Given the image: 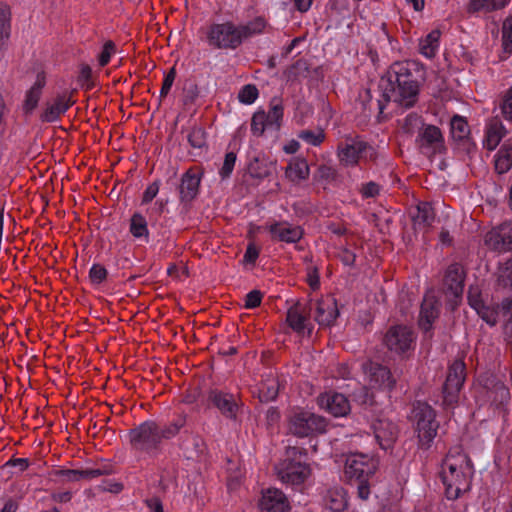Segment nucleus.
Returning <instances> with one entry per match:
<instances>
[{
	"label": "nucleus",
	"instance_id": "1",
	"mask_svg": "<svg viewBox=\"0 0 512 512\" xmlns=\"http://www.w3.org/2000/svg\"><path fill=\"white\" fill-rule=\"evenodd\" d=\"M381 98L377 99L379 113H383L386 104L395 103L398 107L409 109L415 106L419 98V83L415 79L409 63L395 62L378 83Z\"/></svg>",
	"mask_w": 512,
	"mask_h": 512
},
{
	"label": "nucleus",
	"instance_id": "2",
	"mask_svg": "<svg viewBox=\"0 0 512 512\" xmlns=\"http://www.w3.org/2000/svg\"><path fill=\"white\" fill-rule=\"evenodd\" d=\"M376 464L363 454H354L347 458L345 464V474L354 481L359 498L367 500L370 495V486L368 480L376 472Z\"/></svg>",
	"mask_w": 512,
	"mask_h": 512
},
{
	"label": "nucleus",
	"instance_id": "3",
	"mask_svg": "<svg viewBox=\"0 0 512 512\" xmlns=\"http://www.w3.org/2000/svg\"><path fill=\"white\" fill-rule=\"evenodd\" d=\"M434 409L426 402L417 401L413 404L411 419L415 424V431L421 447L428 448L435 438L439 423L436 421Z\"/></svg>",
	"mask_w": 512,
	"mask_h": 512
},
{
	"label": "nucleus",
	"instance_id": "4",
	"mask_svg": "<svg viewBox=\"0 0 512 512\" xmlns=\"http://www.w3.org/2000/svg\"><path fill=\"white\" fill-rule=\"evenodd\" d=\"M440 475L445 485L446 497L449 500H456L462 492L469 489V481L462 466L453 462L449 455L443 462V470Z\"/></svg>",
	"mask_w": 512,
	"mask_h": 512
},
{
	"label": "nucleus",
	"instance_id": "5",
	"mask_svg": "<svg viewBox=\"0 0 512 512\" xmlns=\"http://www.w3.org/2000/svg\"><path fill=\"white\" fill-rule=\"evenodd\" d=\"M327 422L322 416L310 412L294 413L289 418V432L303 438L326 431Z\"/></svg>",
	"mask_w": 512,
	"mask_h": 512
},
{
	"label": "nucleus",
	"instance_id": "6",
	"mask_svg": "<svg viewBox=\"0 0 512 512\" xmlns=\"http://www.w3.org/2000/svg\"><path fill=\"white\" fill-rule=\"evenodd\" d=\"M159 424L145 421L129 433L130 443L135 450L150 452L158 449L161 443Z\"/></svg>",
	"mask_w": 512,
	"mask_h": 512
},
{
	"label": "nucleus",
	"instance_id": "7",
	"mask_svg": "<svg viewBox=\"0 0 512 512\" xmlns=\"http://www.w3.org/2000/svg\"><path fill=\"white\" fill-rule=\"evenodd\" d=\"M465 370L466 366L462 360H455L449 367L442 391L444 407L451 408L458 402L459 392L466 377Z\"/></svg>",
	"mask_w": 512,
	"mask_h": 512
},
{
	"label": "nucleus",
	"instance_id": "8",
	"mask_svg": "<svg viewBox=\"0 0 512 512\" xmlns=\"http://www.w3.org/2000/svg\"><path fill=\"white\" fill-rule=\"evenodd\" d=\"M208 40L211 45L220 49H235L241 44L237 27L232 23L212 25Z\"/></svg>",
	"mask_w": 512,
	"mask_h": 512
},
{
	"label": "nucleus",
	"instance_id": "9",
	"mask_svg": "<svg viewBox=\"0 0 512 512\" xmlns=\"http://www.w3.org/2000/svg\"><path fill=\"white\" fill-rule=\"evenodd\" d=\"M416 143L421 152L427 156H433L445 150L442 132L435 125L422 124Z\"/></svg>",
	"mask_w": 512,
	"mask_h": 512
},
{
	"label": "nucleus",
	"instance_id": "10",
	"mask_svg": "<svg viewBox=\"0 0 512 512\" xmlns=\"http://www.w3.org/2000/svg\"><path fill=\"white\" fill-rule=\"evenodd\" d=\"M371 427L377 442L383 450L391 449L394 446L399 430L392 420L381 414L372 420Z\"/></svg>",
	"mask_w": 512,
	"mask_h": 512
},
{
	"label": "nucleus",
	"instance_id": "11",
	"mask_svg": "<svg viewBox=\"0 0 512 512\" xmlns=\"http://www.w3.org/2000/svg\"><path fill=\"white\" fill-rule=\"evenodd\" d=\"M485 244L499 252L512 250V222H506L489 231Z\"/></svg>",
	"mask_w": 512,
	"mask_h": 512
},
{
	"label": "nucleus",
	"instance_id": "12",
	"mask_svg": "<svg viewBox=\"0 0 512 512\" xmlns=\"http://www.w3.org/2000/svg\"><path fill=\"white\" fill-rule=\"evenodd\" d=\"M310 472V467L305 462H282L278 468L281 481L292 485L304 483Z\"/></svg>",
	"mask_w": 512,
	"mask_h": 512
},
{
	"label": "nucleus",
	"instance_id": "13",
	"mask_svg": "<svg viewBox=\"0 0 512 512\" xmlns=\"http://www.w3.org/2000/svg\"><path fill=\"white\" fill-rule=\"evenodd\" d=\"M413 341V333L406 326H395L388 330L384 336V344L391 351L405 352Z\"/></svg>",
	"mask_w": 512,
	"mask_h": 512
},
{
	"label": "nucleus",
	"instance_id": "14",
	"mask_svg": "<svg viewBox=\"0 0 512 512\" xmlns=\"http://www.w3.org/2000/svg\"><path fill=\"white\" fill-rule=\"evenodd\" d=\"M362 369L364 373L369 375L370 382L373 385L387 389L388 391L394 388L396 380L387 367L376 362L367 361L363 363Z\"/></svg>",
	"mask_w": 512,
	"mask_h": 512
},
{
	"label": "nucleus",
	"instance_id": "15",
	"mask_svg": "<svg viewBox=\"0 0 512 512\" xmlns=\"http://www.w3.org/2000/svg\"><path fill=\"white\" fill-rule=\"evenodd\" d=\"M200 180L201 173L196 168H190L182 175L178 187L181 202H190L197 196Z\"/></svg>",
	"mask_w": 512,
	"mask_h": 512
},
{
	"label": "nucleus",
	"instance_id": "16",
	"mask_svg": "<svg viewBox=\"0 0 512 512\" xmlns=\"http://www.w3.org/2000/svg\"><path fill=\"white\" fill-rule=\"evenodd\" d=\"M319 405L335 417L346 416L350 411L348 399L340 393H326L318 399Z\"/></svg>",
	"mask_w": 512,
	"mask_h": 512
},
{
	"label": "nucleus",
	"instance_id": "17",
	"mask_svg": "<svg viewBox=\"0 0 512 512\" xmlns=\"http://www.w3.org/2000/svg\"><path fill=\"white\" fill-rule=\"evenodd\" d=\"M371 147L364 141L350 140L338 147V155L341 162L346 165H354L362 157L363 153Z\"/></svg>",
	"mask_w": 512,
	"mask_h": 512
},
{
	"label": "nucleus",
	"instance_id": "18",
	"mask_svg": "<svg viewBox=\"0 0 512 512\" xmlns=\"http://www.w3.org/2000/svg\"><path fill=\"white\" fill-rule=\"evenodd\" d=\"M260 508L267 512H285L289 509L285 494L276 488L268 489L260 500Z\"/></svg>",
	"mask_w": 512,
	"mask_h": 512
},
{
	"label": "nucleus",
	"instance_id": "19",
	"mask_svg": "<svg viewBox=\"0 0 512 512\" xmlns=\"http://www.w3.org/2000/svg\"><path fill=\"white\" fill-rule=\"evenodd\" d=\"M74 101L66 95H58L52 103L47 102L45 109L40 115V120L46 123H52L59 119L60 115L64 114L72 105Z\"/></svg>",
	"mask_w": 512,
	"mask_h": 512
},
{
	"label": "nucleus",
	"instance_id": "20",
	"mask_svg": "<svg viewBox=\"0 0 512 512\" xmlns=\"http://www.w3.org/2000/svg\"><path fill=\"white\" fill-rule=\"evenodd\" d=\"M207 400L219 409L224 416L235 418L238 406L232 395L214 389L208 392Z\"/></svg>",
	"mask_w": 512,
	"mask_h": 512
},
{
	"label": "nucleus",
	"instance_id": "21",
	"mask_svg": "<svg viewBox=\"0 0 512 512\" xmlns=\"http://www.w3.org/2000/svg\"><path fill=\"white\" fill-rule=\"evenodd\" d=\"M444 287L447 293L455 298L461 297L464 289V271L461 265L455 263L448 267L444 277Z\"/></svg>",
	"mask_w": 512,
	"mask_h": 512
},
{
	"label": "nucleus",
	"instance_id": "22",
	"mask_svg": "<svg viewBox=\"0 0 512 512\" xmlns=\"http://www.w3.org/2000/svg\"><path fill=\"white\" fill-rule=\"evenodd\" d=\"M339 316L336 300L327 297L317 301L315 320L321 326H331Z\"/></svg>",
	"mask_w": 512,
	"mask_h": 512
},
{
	"label": "nucleus",
	"instance_id": "23",
	"mask_svg": "<svg viewBox=\"0 0 512 512\" xmlns=\"http://www.w3.org/2000/svg\"><path fill=\"white\" fill-rule=\"evenodd\" d=\"M269 231L273 239L287 243H296L303 236L301 227L287 222H276L269 227Z\"/></svg>",
	"mask_w": 512,
	"mask_h": 512
},
{
	"label": "nucleus",
	"instance_id": "24",
	"mask_svg": "<svg viewBox=\"0 0 512 512\" xmlns=\"http://www.w3.org/2000/svg\"><path fill=\"white\" fill-rule=\"evenodd\" d=\"M46 85V78L44 72H39L36 77L35 83L26 92L25 100L23 102V111L26 115L32 114L38 106V102L42 95V90Z\"/></svg>",
	"mask_w": 512,
	"mask_h": 512
},
{
	"label": "nucleus",
	"instance_id": "25",
	"mask_svg": "<svg viewBox=\"0 0 512 512\" xmlns=\"http://www.w3.org/2000/svg\"><path fill=\"white\" fill-rule=\"evenodd\" d=\"M439 315L437 308V301L434 297H425L420 308L419 327L425 332H429L432 328V324Z\"/></svg>",
	"mask_w": 512,
	"mask_h": 512
},
{
	"label": "nucleus",
	"instance_id": "26",
	"mask_svg": "<svg viewBox=\"0 0 512 512\" xmlns=\"http://www.w3.org/2000/svg\"><path fill=\"white\" fill-rule=\"evenodd\" d=\"M108 469H61L56 471L57 476H61L65 481L78 482L81 480H90L102 475H108Z\"/></svg>",
	"mask_w": 512,
	"mask_h": 512
},
{
	"label": "nucleus",
	"instance_id": "27",
	"mask_svg": "<svg viewBox=\"0 0 512 512\" xmlns=\"http://www.w3.org/2000/svg\"><path fill=\"white\" fill-rule=\"evenodd\" d=\"M247 170L251 177L264 179L276 171V162L269 160L265 156H254L248 164Z\"/></svg>",
	"mask_w": 512,
	"mask_h": 512
},
{
	"label": "nucleus",
	"instance_id": "28",
	"mask_svg": "<svg viewBox=\"0 0 512 512\" xmlns=\"http://www.w3.org/2000/svg\"><path fill=\"white\" fill-rule=\"evenodd\" d=\"M410 214L415 228L425 229L435 219L434 209L428 202H420Z\"/></svg>",
	"mask_w": 512,
	"mask_h": 512
},
{
	"label": "nucleus",
	"instance_id": "29",
	"mask_svg": "<svg viewBox=\"0 0 512 512\" xmlns=\"http://www.w3.org/2000/svg\"><path fill=\"white\" fill-rule=\"evenodd\" d=\"M495 171L504 174L512 168V137L500 147L494 160Z\"/></svg>",
	"mask_w": 512,
	"mask_h": 512
},
{
	"label": "nucleus",
	"instance_id": "30",
	"mask_svg": "<svg viewBox=\"0 0 512 512\" xmlns=\"http://www.w3.org/2000/svg\"><path fill=\"white\" fill-rule=\"evenodd\" d=\"M304 307L300 302L290 307L287 311L286 321L288 325L297 333L304 332L306 328V316L303 315Z\"/></svg>",
	"mask_w": 512,
	"mask_h": 512
},
{
	"label": "nucleus",
	"instance_id": "31",
	"mask_svg": "<svg viewBox=\"0 0 512 512\" xmlns=\"http://www.w3.org/2000/svg\"><path fill=\"white\" fill-rule=\"evenodd\" d=\"M286 177L291 181L305 180L309 176V166L305 159L296 158L289 163L285 170Z\"/></svg>",
	"mask_w": 512,
	"mask_h": 512
},
{
	"label": "nucleus",
	"instance_id": "32",
	"mask_svg": "<svg viewBox=\"0 0 512 512\" xmlns=\"http://www.w3.org/2000/svg\"><path fill=\"white\" fill-rule=\"evenodd\" d=\"M283 118V106L278 98H273L270 103V110L266 113L268 129L277 132L281 127Z\"/></svg>",
	"mask_w": 512,
	"mask_h": 512
},
{
	"label": "nucleus",
	"instance_id": "33",
	"mask_svg": "<svg viewBox=\"0 0 512 512\" xmlns=\"http://www.w3.org/2000/svg\"><path fill=\"white\" fill-rule=\"evenodd\" d=\"M11 9L6 3H0V49L4 47L10 37Z\"/></svg>",
	"mask_w": 512,
	"mask_h": 512
},
{
	"label": "nucleus",
	"instance_id": "34",
	"mask_svg": "<svg viewBox=\"0 0 512 512\" xmlns=\"http://www.w3.org/2000/svg\"><path fill=\"white\" fill-rule=\"evenodd\" d=\"M266 26V21L263 17H256L245 25L236 26L238 35L240 36L241 42L244 39L252 37L254 35L262 33Z\"/></svg>",
	"mask_w": 512,
	"mask_h": 512
},
{
	"label": "nucleus",
	"instance_id": "35",
	"mask_svg": "<svg viewBox=\"0 0 512 512\" xmlns=\"http://www.w3.org/2000/svg\"><path fill=\"white\" fill-rule=\"evenodd\" d=\"M496 287L512 289V258L499 265L496 272Z\"/></svg>",
	"mask_w": 512,
	"mask_h": 512
},
{
	"label": "nucleus",
	"instance_id": "36",
	"mask_svg": "<svg viewBox=\"0 0 512 512\" xmlns=\"http://www.w3.org/2000/svg\"><path fill=\"white\" fill-rule=\"evenodd\" d=\"M451 135L455 142L469 137L470 128L467 120L460 116L454 115L450 121Z\"/></svg>",
	"mask_w": 512,
	"mask_h": 512
},
{
	"label": "nucleus",
	"instance_id": "37",
	"mask_svg": "<svg viewBox=\"0 0 512 512\" xmlns=\"http://www.w3.org/2000/svg\"><path fill=\"white\" fill-rule=\"evenodd\" d=\"M180 447L187 459H194L203 453L204 443L200 437L191 435L189 439L181 443Z\"/></svg>",
	"mask_w": 512,
	"mask_h": 512
},
{
	"label": "nucleus",
	"instance_id": "38",
	"mask_svg": "<svg viewBox=\"0 0 512 512\" xmlns=\"http://www.w3.org/2000/svg\"><path fill=\"white\" fill-rule=\"evenodd\" d=\"M279 392V383L276 379H267L258 388V398L261 402H269L276 399Z\"/></svg>",
	"mask_w": 512,
	"mask_h": 512
},
{
	"label": "nucleus",
	"instance_id": "39",
	"mask_svg": "<svg viewBox=\"0 0 512 512\" xmlns=\"http://www.w3.org/2000/svg\"><path fill=\"white\" fill-rule=\"evenodd\" d=\"M501 307L502 302L492 306L484 304L480 306V310L477 312V314L488 325L495 326L502 314Z\"/></svg>",
	"mask_w": 512,
	"mask_h": 512
},
{
	"label": "nucleus",
	"instance_id": "40",
	"mask_svg": "<svg viewBox=\"0 0 512 512\" xmlns=\"http://www.w3.org/2000/svg\"><path fill=\"white\" fill-rule=\"evenodd\" d=\"M186 424V416L179 415L171 423L165 425H159L160 437L162 439H171L176 436L180 429Z\"/></svg>",
	"mask_w": 512,
	"mask_h": 512
},
{
	"label": "nucleus",
	"instance_id": "41",
	"mask_svg": "<svg viewBox=\"0 0 512 512\" xmlns=\"http://www.w3.org/2000/svg\"><path fill=\"white\" fill-rule=\"evenodd\" d=\"M506 0H471L469 3V12L485 11L490 12L503 8Z\"/></svg>",
	"mask_w": 512,
	"mask_h": 512
},
{
	"label": "nucleus",
	"instance_id": "42",
	"mask_svg": "<svg viewBox=\"0 0 512 512\" xmlns=\"http://www.w3.org/2000/svg\"><path fill=\"white\" fill-rule=\"evenodd\" d=\"M439 38H440L439 30L431 31L426 36V38L420 42L421 53L428 58L434 57L436 48L438 46Z\"/></svg>",
	"mask_w": 512,
	"mask_h": 512
},
{
	"label": "nucleus",
	"instance_id": "43",
	"mask_svg": "<svg viewBox=\"0 0 512 512\" xmlns=\"http://www.w3.org/2000/svg\"><path fill=\"white\" fill-rule=\"evenodd\" d=\"M130 232L136 238L148 237L146 219L140 213H134L130 220Z\"/></svg>",
	"mask_w": 512,
	"mask_h": 512
},
{
	"label": "nucleus",
	"instance_id": "44",
	"mask_svg": "<svg viewBox=\"0 0 512 512\" xmlns=\"http://www.w3.org/2000/svg\"><path fill=\"white\" fill-rule=\"evenodd\" d=\"M309 72V64L305 59H298L294 64L287 68L285 75L287 80H295L298 77H306Z\"/></svg>",
	"mask_w": 512,
	"mask_h": 512
},
{
	"label": "nucleus",
	"instance_id": "45",
	"mask_svg": "<svg viewBox=\"0 0 512 512\" xmlns=\"http://www.w3.org/2000/svg\"><path fill=\"white\" fill-rule=\"evenodd\" d=\"M326 505L334 512H342L347 507V500L342 491L330 492Z\"/></svg>",
	"mask_w": 512,
	"mask_h": 512
},
{
	"label": "nucleus",
	"instance_id": "46",
	"mask_svg": "<svg viewBox=\"0 0 512 512\" xmlns=\"http://www.w3.org/2000/svg\"><path fill=\"white\" fill-rule=\"evenodd\" d=\"M266 112L261 110L254 113L251 119V131L255 136H262L265 130L268 129V124L265 122Z\"/></svg>",
	"mask_w": 512,
	"mask_h": 512
},
{
	"label": "nucleus",
	"instance_id": "47",
	"mask_svg": "<svg viewBox=\"0 0 512 512\" xmlns=\"http://www.w3.org/2000/svg\"><path fill=\"white\" fill-rule=\"evenodd\" d=\"M490 398L497 405H503L510 399V391L503 383L497 382L490 392Z\"/></svg>",
	"mask_w": 512,
	"mask_h": 512
},
{
	"label": "nucleus",
	"instance_id": "48",
	"mask_svg": "<svg viewBox=\"0 0 512 512\" xmlns=\"http://www.w3.org/2000/svg\"><path fill=\"white\" fill-rule=\"evenodd\" d=\"M298 138L308 144L318 146L323 142L325 135L322 129H317L316 131L302 130L298 133Z\"/></svg>",
	"mask_w": 512,
	"mask_h": 512
},
{
	"label": "nucleus",
	"instance_id": "49",
	"mask_svg": "<svg viewBox=\"0 0 512 512\" xmlns=\"http://www.w3.org/2000/svg\"><path fill=\"white\" fill-rule=\"evenodd\" d=\"M503 49L507 53L512 52V15L508 17L502 27Z\"/></svg>",
	"mask_w": 512,
	"mask_h": 512
},
{
	"label": "nucleus",
	"instance_id": "50",
	"mask_svg": "<svg viewBox=\"0 0 512 512\" xmlns=\"http://www.w3.org/2000/svg\"><path fill=\"white\" fill-rule=\"evenodd\" d=\"M189 144L194 148H202L206 144L205 131L201 127H194L187 135Z\"/></svg>",
	"mask_w": 512,
	"mask_h": 512
},
{
	"label": "nucleus",
	"instance_id": "51",
	"mask_svg": "<svg viewBox=\"0 0 512 512\" xmlns=\"http://www.w3.org/2000/svg\"><path fill=\"white\" fill-rule=\"evenodd\" d=\"M258 97V89L255 85L247 84L240 90L238 99L241 103L252 104Z\"/></svg>",
	"mask_w": 512,
	"mask_h": 512
},
{
	"label": "nucleus",
	"instance_id": "52",
	"mask_svg": "<svg viewBox=\"0 0 512 512\" xmlns=\"http://www.w3.org/2000/svg\"><path fill=\"white\" fill-rule=\"evenodd\" d=\"M236 158L237 156L234 152L226 153L223 166L219 171V174L222 177V179H226L231 175L233 168L235 166Z\"/></svg>",
	"mask_w": 512,
	"mask_h": 512
},
{
	"label": "nucleus",
	"instance_id": "53",
	"mask_svg": "<svg viewBox=\"0 0 512 512\" xmlns=\"http://www.w3.org/2000/svg\"><path fill=\"white\" fill-rule=\"evenodd\" d=\"M501 140V135H499L498 132H496V128H492L489 125V128L486 133V138L484 140L485 147L488 150L492 151L499 145Z\"/></svg>",
	"mask_w": 512,
	"mask_h": 512
},
{
	"label": "nucleus",
	"instance_id": "54",
	"mask_svg": "<svg viewBox=\"0 0 512 512\" xmlns=\"http://www.w3.org/2000/svg\"><path fill=\"white\" fill-rule=\"evenodd\" d=\"M199 96V89L196 83L189 82L184 86V104H192Z\"/></svg>",
	"mask_w": 512,
	"mask_h": 512
},
{
	"label": "nucleus",
	"instance_id": "55",
	"mask_svg": "<svg viewBox=\"0 0 512 512\" xmlns=\"http://www.w3.org/2000/svg\"><path fill=\"white\" fill-rule=\"evenodd\" d=\"M107 277V270L100 264H94L89 271V278L92 283L100 284Z\"/></svg>",
	"mask_w": 512,
	"mask_h": 512
},
{
	"label": "nucleus",
	"instance_id": "56",
	"mask_svg": "<svg viewBox=\"0 0 512 512\" xmlns=\"http://www.w3.org/2000/svg\"><path fill=\"white\" fill-rule=\"evenodd\" d=\"M420 123L421 117L416 113H410L406 116L402 128L405 133L412 135Z\"/></svg>",
	"mask_w": 512,
	"mask_h": 512
},
{
	"label": "nucleus",
	"instance_id": "57",
	"mask_svg": "<svg viewBox=\"0 0 512 512\" xmlns=\"http://www.w3.org/2000/svg\"><path fill=\"white\" fill-rule=\"evenodd\" d=\"M307 452L303 448H297V447H287L286 449V458L283 460V462H302L301 457L306 456Z\"/></svg>",
	"mask_w": 512,
	"mask_h": 512
},
{
	"label": "nucleus",
	"instance_id": "58",
	"mask_svg": "<svg viewBox=\"0 0 512 512\" xmlns=\"http://www.w3.org/2000/svg\"><path fill=\"white\" fill-rule=\"evenodd\" d=\"M501 110L505 119L512 120V88L507 90L505 93L501 104Z\"/></svg>",
	"mask_w": 512,
	"mask_h": 512
},
{
	"label": "nucleus",
	"instance_id": "59",
	"mask_svg": "<svg viewBox=\"0 0 512 512\" xmlns=\"http://www.w3.org/2000/svg\"><path fill=\"white\" fill-rule=\"evenodd\" d=\"M115 51V44L113 41H107L104 46L103 50L99 56V65L101 67H104L107 65L110 61L111 54Z\"/></svg>",
	"mask_w": 512,
	"mask_h": 512
},
{
	"label": "nucleus",
	"instance_id": "60",
	"mask_svg": "<svg viewBox=\"0 0 512 512\" xmlns=\"http://www.w3.org/2000/svg\"><path fill=\"white\" fill-rule=\"evenodd\" d=\"M175 77H176V70L174 67H172L164 78L162 88L160 91V98L167 96V94L169 93V91L173 85Z\"/></svg>",
	"mask_w": 512,
	"mask_h": 512
},
{
	"label": "nucleus",
	"instance_id": "61",
	"mask_svg": "<svg viewBox=\"0 0 512 512\" xmlns=\"http://www.w3.org/2000/svg\"><path fill=\"white\" fill-rule=\"evenodd\" d=\"M262 294L258 290H252L246 295L245 307L253 309L261 304Z\"/></svg>",
	"mask_w": 512,
	"mask_h": 512
},
{
	"label": "nucleus",
	"instance_id": "62",
	"mask_svg": "<svg viewBox=\"0 0 512 512\" xmlns=\"http://www.w3.org/2000/svg\"><path fill=\"white\" fill-rule=\"evenodd\" d=\"M335 175L336 172L333 168L326 165H321L315 174V179L331 181L335 178Z\"/></svg>",
	"mask_w": 512,
	"mask_h": 512
},
{
	"label": "nucleus",
	"instance_id": "63",
	"mask_svg": "<svg viewBox=\"0 0 512 512\" xmlns=\"http://www.w3.org/2000/svg\"><path fill=\"white\" fill-rule=\"evenodd\" d=\"M380 187L375 182H368L366 184H363L360 192L364 198H373L379 194Z\"/></svg>",
	"mask_w": 512,
	"mask_h": 512
},
{
	"label": "nucleus",
	"instance_id": "64",
	"mask_svg": "<svg viewBox=\"0 0 512 512\" xmlns=\"http://www.w3.org/2000/svg\"><path fill=\"white\" fill-rule=\"evenodd\" d=\"M307 281L312 290H317L320 286L319 271L316 266L308 268Z\"/></svg>",
	"mask_w": 512,
	"mask_h": 512
}]
</instances>
